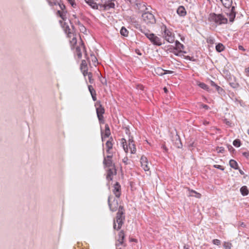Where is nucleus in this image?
Listing matches in <instances>:
<instances>
[{"label": "nucleus", "mask_w": 249, "mask_h": 249, "mask_svg": "<svg viewBox=\"0 0 249 249\" xmlns=\"http://www.w3.org/2000/svg\"><path fill=\"white\" fill-rule=\"evenodd\" d=\"M47 1L51 6H53L54 5H56L57 4L56 0H47Z\"/></svg>", "instance_id": "nucleus-36"}, {"label": "nucleus", "mask_w": 249, "mask_h": 249, "mask_svg": "<svg viewBox=\"0 0 249 249\" xmlns=\"http://www.w3.org/2000/svg\"><path fill=\"white\" fill-rule=\"evenodd\" d=\"M110 135V131L109 125L107 124L105 125V133L104 136L106 137H108Z\"/></svg>", "instance_id": "nucleus-30"}, {"label": "nucleus", "mask_w": 249, "mask_h": 249, "mask_svg": "<svg viewBox=\"0 0 249 249\" xmlns=\"http://www.w3.org/2000/svg\"><path fill=\"white\" fill-rule=\"evenodd\" d=\"M80 68L81 70H83V69H87L86 61L85 60H83L82 61Z\"/></svg>", "instance_id": "nucleus-37"}, {"label": "nucleus", "mask_w": 249, "mask_h": 249, "mask_svg": "<svg viewBox=\"0 0 249 249\" xmlns=\"http://www.w3.org/2000/svg\"><path fill=\"white\" fill-rule=\"evenodd\" d=\"M173 71H169V70H164V75L166 74H172L173 73Z\"/></svg>", "instance_id": "nucleus-56"}, {"label": "nucleus", "mask_w": 249, "mask_h": 249, "mask_svg": "<svg viewBox=\"0 0 249 249\" xmlns=\"http://www.w3.org/2000/svg\"><path fill=\"white\" fill-rule=\"evenodd\" d=\"M223 246L226 249H231L232 245L230 243L225 242Z\"/></svg>", "instance_id": "nucleus-39"}, {"label": "nucleus", "mask_w": 249, "mask_h": 249, "mask_svg": "<svg viewBox=\"0 0 249 249\" xmlns=\"http://www.w3.org/2000/svg\"><path fill=\"white\" fill-rule=\"evenodd\" d=\"M184 58L187 60H189L191 61H194L195 60L193 59V57H191L190 56H184Z\"/></svg>", "instance_id": "nucleus-57"}, {"label": "nucleus", "mask_w": 249, "mask_h": 249, "mask_svg": "<svg viewBox=\"0 0 249 249\" xmlns=\"http://www.w3.org/2000/svg\"><path fill=\"white\" fill-rule=\"evenodd\" d=\"M217 151L218 153H224V152L225 151V149L223 147H218L217 148Z\"/></svg>", "instance_id": "nucleus-50"}, {"label": "nucleus", "mask_w": 249, "mask_h": 249, "mask_svg": "<svg viewBox=\"0 0 249 249\" xmlns=\"http://www.w3.org/2000/svg\"><path fill=\"white\" fill-rule=\"evenodd\" d=\"M85 1L86 3H87L89 6H90L92 8L94 9H98V6H100L101 8H104V7L102 6L101 5L103 4L101 1V4H97L96 2H95L94 0H85ZM105 10V9H104Z\"/></svg>", "instance_id": "nucleus-11"}, {"label": "nucleus", "mask_w": 249, "mask_h": 249, "mask_svg": "<svg viewBox=\"0 0 249 249\" xmlns=\"http://www.w3.org/2000/svg\"><path fill=\"white\" fill-rule=\"evenodd\" d=\"M227 148L229 151L231 153L235 151L234 148L230 144L227 145Z\"/></svg>", "instance_id": "nucleus-48"}, {"label": "nucleus", "mask_w": 249, "mask_h": 249, "mask_svg": "<svg viewBox=\"0 0 249 249\" xmlns=\"http://www.w3.org/2000/svg\"><path fill=\"white\" fill-rule=\"evenodd\" d=\"M141 163L142 167L145 171H148L149 170L148 160L146 157L144 156H142L141 158Z\"/></svg>", "instance_id": "nucleus-12"}, {"label": "nucleus", "mask_w": 249, "mask_h": 249, "mask_svg": "<svg viewBox=\"0 0 249 249\" xmlns=\"http://www.w3.org/2000/svg\"><path fill=\"white\" fill-rule=\"evenodd\" d=\"M133 23H134V27L137 29L138 30H139V31H140V29H141V28L142 27V25H141V24H140L139 23V22L137 21H135L133 22Z\"/></svg>", "instance_id": "nucleus-40"}, {"label": "nucleus", "mask_w": 249, "mask_h": 249, "mask_svg": "<svg viewBox=\"0 0 249 249\" xmlns=\"http://www.w3.org/2000/svg\"><path fill=\"white\" fill-rule=\"evenodd\" d=\"M64 20H60L59 21V24L61 25L62 27H65V25H66V23L65 22H63Z\"/></svg>", "instance_id": "nucleus-55"}, {"label": "nucleus", "mask_w": 249, "mask_h": 249, "mask_svg": "<svg viewBox=\"0 0 249 249\" xmlns=\"http://www.w3.org/2000/svg\"><path fill=\"white\" fill-rule=\"evenodd\" d=\"M136 8L141 12H144L147 9V8L146 7L145 3L144 2H137L136 3Z\"/></svg>", "instance_id": "nucleus-17"}, {"label": "nucleus", "mask_w": 249, "mask_h": 249, "mask_svg": "<svg viewBox=\"0 0 249 249\" xmlns=\"http://www.w3.org/2000/svg\"><path fill=\"white\" fill-rule=\"evenodd\" d=\"M201 106L203 108H205V109H207V110H208L210 108L208 106H207V105H205V104L201 105Z\"/></svg>", "instance_id": "nucleus-61"}, {"label": "nucleus", "mask_w": 249, "mask_h": 249, "mask_svg": "<svg viewBox=\"0 0 249 249\" xmlns=\"http://www.w3.org/2000/svg\"><path fill=\"white\" fill-rule=\"evenodd\" d=\"M236 14V12H231L230 10L229 12L227 13V15L229 17V20L231 22H232L234 20Z\"/></svg>", "instance_id": "nucleus-20"}, {"label": "nucleus", "mask_w": 249, "mask_h": 249, "mask_svg": "<svg viewBox=\"0 0 249 249\" xmlns=\"http://www.w3.org/2000/svg\"><path fill=\"white\" fill-rule=\"evenodd\" d=\"M181 52H182L181 50H180V51H179V52H176V51H173V53L175 55H177V56H180V53H181Z\"/></svg>", "instance_id": "nucleus-60"}, {"label": "nucleus", "mask_w": 249, "mask_h": 249, "mask_svg": "<svg viewBox=\"0 0 249 249\" xmlns=\"http://www.w3.org/2000/svg\"><path fill=\"white\" fill-rule=\"evenodd\" d=\"M223 5V6L227 8L228 9H230L231 7L232 3V0H223L221 2Z\"/></svg>", "instance_id": "nucleus-21"}, {"label": "nucleus", "mask_w": 249, "mask_h": 249, "mask_svg": "<svg viewBox=\"0 0 249 249\" xmlns=\"http://www.w3.org/2000/svg\"><path fill=\"white\" fill-rule=\"evenodd\" d=\"M172 141L176 147L178 148H182V144L181 142L180 137L177 133H176L175 135L173 136Z\"/></svg>", "instance_id": "nucleus-10"}, {"label": "nucleus", "mask_w": 249, "mask_h": 249, "mask_svg": "<svg viewBox=\"0 0 249 249\" xmlns=\"http://www.w3.org/2000/svg\"><path fill=\"white\" fill-rule=\"evenodd\" d=\"M161 148L164 150V152H168V149L166 147V146H165V144H162V146H161Z\"/></svg>", "instance_id": "nucleus-58"}, {"label": "nucleus", "mask_w": 249, "mask_h": 249, "mask_svg": "<svg viewBox=\"0 0 249 249\" xmlns=\"http://www.w3.org/2000/svg\"><path fill=\"white\" fill-rule=\"evenodd\" d=\"M243 155L248 160H249V152H245L242 153Z\"/></svg>", "instance_id": "nucleus-53"}, {"label": "nucleus", "mask_w": 249, "mask_h": 249, "mask_svg": "<svg viewBox=\"0 0 249 249\" xmlns=\"http://www.w3.org/2000/svg\"><path fill=\"white\" fill-rule=\"evenodd\" d=\"M88 89H89V91L91 95H93L94 94H96V91L91 85H89Z\"/></svg>", "instance_id": "nucleus-38"}, {"label": "nucleus", "mask_w": 249, "mask_h": 249, "mask_svg": "<svg viewBox=\"0 0 249 249\" xmlns=\"http://www.w3.org/2000/svg\"><path fill=\"white\" fill-rule=\"evenodd\" d=\"M120 34L123 36H127L128 31L124 27H122L120 30Z\"/></svg>", "instance_id": "nucleus-29"}, {"label": "nucleus", "mask_w": 249, "mask_h": 249, "mask_svg": "<svg viewBox=\"0 0 249 249\" xmlns=\"http://www.w3.org/2000/svg\"><path fill=\"white\" fill-rule=\"evenodd\" d=\"M140 31L141 33L144 34L146 37H147L148 35L151 34L150 31L148 29H147L145 26L142 25L141 29H140Z\"/></svg>", "instance_id": "nucleus-22"}, {"label": "nucleus", "mask_w": 249, "mask_h": 249, "mask_svg": "<svg viewBox=\"0 0 249 249\" xmlns=\"http://www.w3.org/2000/svg\"><path fill=\"white\" fill-rule=\"evenodd\" d=\"M67 13V11H62V13L60 16V18H61V19L64 21H65L67 19V16H66Z\"/></svg>", "instance_id": "nucleus-35"}, {"label": "nucleus", "mask_w": 249, "mask_h": 249, "mask_svg": "<svg viewBox=\"0 0 249 249\" xmlns=\"http://www.w3.org/2000/svg\"><path fill=\"white\" fill-rule=\"evenodd\" d=\"M71 48L73 49L74 45L76 44L77 40L75 36H73L72 39L70 41Z\"/></svg>", "instance_id": "nucleus-32"}, {"label": "nucleus", "mask_w": 249, "mask_h": 249, "mask_svg": "<svg viewBox=\"0 0 249 249\" xmlns=\"http://www.w3.org/2000/svg\"><path fill=\"white\" fill-rule=\"evenodd\" d=\"M122 143L124 150L125 152H128V149L130 150L131 154H135L136 151L135 145L134 143L133 137H131L128 139V144H127L126 141L125 139H122Z\"/></svg>", "instance_id": "nucleus-3"}, {"label": "nucleus", "mask_w": 249, "mask_h": 249, "mask_svg": "<svg viewBox=\"0 0 249 249\" xmlns=\"http://www.w3.org/2000/svg\"><path fill=\"white\" fill-rule=\"evenodd\" d=\"M73 8H75L76 6V4L74 0H66Z\"/></svg>", "instance_id": "nucleus-44"}, {"label": "nucleus", "mask_w": 249, "mask_h": 249, "mask_svg": "<svg viewBox=\"0 0 249 249\" xmlns=\"http://www.w3.org/2000/svg\"><path fill=\"white\" fill-rule=\"evenodd\" d=\"M127 160L128 158L127 157H125L123 159V162L125 164H127Z\"/></svg>", "instance_id": "nucleus-62"}, {"label": "nucleus", "mask_w": 249, "mask_h": 249, "mask_svg": "<svg viewBox=\"0 0 249 249\" xmlns=\"http://www.w3.org/2000/svg\"><path fill=\"white\" fill-rule=\"evenodd\" d=\"M162 28H164V33L163 34V37L169 43H173L174 41V36L172 35V33L167 29L165 25H163Z\"/></svg>", "instance_id": "nucleus-7"}, {"label": "nucleus", "mask_w": 249, "mask_h": 249, "mask_svg": "<svg viewBox=\"0 0 249 249\" xmlns=\"http://www.w3.org/2000/svg\"><path fill=\"white\" fill-rule=\"evenodd\" d=\"M57 5H59V6L62 11H66V6L63 3H58L57 2Z\"/></svg>", "instance_id": "nucleus-43"}, {"label": "nucleus", "mask_w": 249, "mask_h": 249, "mask_svg": "<svg viewBox=\"0 0 249 249\" xmlns=\"http://www.w3.org/2000/svg\"><path fill=\"white\" fill-rule=\"evenodd\" d=\"M81 71H82L83 74L84 76H85L86 75H88V73H89V72L87 71V69H83V70Z\"/></svg>", "instance_id": "nucleus-59"}, {"label": "nucleus", "mask_w": 249, "mask_h": 249, "mask_svg": "<svg viewBox=\"0 0 249 249\" xmlns=\"http://www.w3.org/2000/svg\"><path fill=\"white\" fill-rule=\"evenodd\" d=\"M157 74L159 75H164V70L161 69V68H157L156 70Z\"/></svg>", "instance_id": "nucleus-34"}, {"label": "nucleus", "mask_w": 249, "mask_h": 249, "mask_svg": "<svg viewBox=\"0 0 249 249\" xmlns=\"http://www.w3.org/2000/svg\"><path fill=\"white\" fill-rule=\"evenodd\" d=\"M79 29H80V31L83 33H84L85 31H86V28L81 23H79Z\"/></svg>", "instance_id": "nucleus-45"}, {"label": "nucleus", "mask_w": 249, "mask_h": 249, "mask_svg": "<svg viewBox=\"0 0 249 249\" xmlns=\"http://www.w3.org/2000/svg\"><path fill=\"white\" fill-rule=\"evenodd\" d=\"M107 202L111 211L115 212L117 210L118 208V201L117 199L114 198L112 196H109L108 197Z\"/></svg>", "instance_id": "nucleus-6"}, {"label": "nucleus", "mask_w": 249, "mask_h": 249, "mask_svg": "<svg viewBox=\"0 0 249 249\" xmlns=\"http://www.w3.org/2000/svg\"><path fill=\"white\" fill-rule=\"evenodd\" d=\"M147 37L155 45L160 46L162 44L160 38L153 33L149 34Z\"/></svg>", "instance_id": "nucleus-8"}, {"label": "nucleus", "mask_w": 249, "mask_h": 249, "mask_svg": "<svg viewBox=\"0 0 249 249\" xmlns=\"http://www.w3.org/2000/svg\"><path fill=\"white\" fill-rule=\"evenodd\" d=\"M240 192L243 196H247L249 194V190L246 186H243L240 188Z\"/></svg>", "instance_id": "nucleus-24"}, {"label": "nucleus", "mask_w": 249, "mask_h": 249, "mask_svg": "<svg viewBox=\"0 0 249 249\" xmlns=\"http://www.w3.org/2000/svg\"><path fill=\"white\" fill-rule=\"evenodd\" d=\"M88 79L89 80V82L92 84L93 82V79L92 78V74L91 72H89L88 73Z\"/></svg>", "instance_id": "nucleus-42"}, {"label": "nucleus", "mask_w": 249, "mask_h": 249, "mask_svg": "<svg viewBox=\"0 0 249 249\" xmlns=\"http://www.w3.org/2000/svg\"><path fill=\"white\" fill-rule=\"evenodd\" d=\"M215 49L217 52L220 53L225 49V47L222 43H219L216 45Z\"/></svg>", "instance_id": "nucleus-26"}, {"label": "nucleus", "mask_w": 249, "mask_h": 249, "mask_svg": "<svg viewBox=\"0 0 249 249\" xmlns=\"http://www.w3.org/2000/svg\"><path fill=\"white\" fill-rule=\"evenodd\" d=\"M241 141L239 139H236V140H234L233 142V145L236 147H240L241 145Z\"/></svg>", "instance_id": "nucleus-33"}, {"label": "nucleus", "mask_w": 249, "mask_h": 249, "mask_svg": "<svg viewBox=\"0 0 249 249\" xmlns=\"http://www.w3.org/2000/svg\"><path fill=\"white\" fill-rule=\"evenodd\" d=\"M65 32L66 34L68 35V37H71V29L69 26V25L66 23V25H65V27H62Z\"/></svg>", "instance_id": "nucleus-25"}, {"label": "nucleus", "mask_w": 249, "mask_h": 249, "mask_svg": "<svg viewBox=\"0 0 249 249\" xmlns=\"http://www.w3.org/2000/svg\"><path fill=\"white\" fill-rule=\"evenodd\" d=\"M142 17V22L148 26H150L156 23V20L155 16L149 12L143 13Z\"/></svg>", "instance_id": "nucleus-4"}, {"label": "nucleus", "mask_w": 249, "mask_h": 249, "mask_svg": "<svg viewBox=\"0 0 249 249\" xmlns=\"http://www.w3.org/2000/svg\"><path fill=\"white\" fill-rule=\"evenodd\" d=\"M115 0H101L103 4L101 5L104 7L106 10H109L111 8H114Z\"/></svg>", "instance_id": "nucleus-9"}, {"label": "nucleus", "mask_w": 249, "mask_h": 249, "mask_svg": "<svg viewBox=\"0 0 249 249\" xmlns=\"http://www.w3.org/2000/svg\"><path fill=\"white\" fill-rule=\"evenodd\" d=\"M90 56H91V58L92 62L94 63V65H95V63L97 62V58L94 54H91Z\"/></svg>", "instance_id": "nucleus-49"}, {"label": "nucleus", "mask_w": 249, "mask_h": 249, "mask_svg": "<svg viewBox=\"0 0 249 249\" xmlns=\"http://www.w3.org/2000/svg\"><path fill=\"white\" fill-rule=\"evenodd\" d=\"M191 192L193 193L196 194V197H197V198H200V197H201V194H200L198 193L196 191H194V190H192Z\"/></svg>", "instance_id": "nucleus-54"}, {"label": "nucleus", "mask_w": 249, "mask_h": 249, "mask_svg": "<svg viewBox=\"0 0 249 249\" xmlns=\"http://www.w3.org/2000/svg\"><path fill=\"white\" fill-rule=\"evenodd\" d=\"M208 20L210 22H213L218 25L228 23V19L222 14H216L214 13H211L209 15Z\"/></svg>", "instance_id": "nucleus-2"}, {"label": "nucleus", "mask_w": 249, "mask_h": 249, "mask_svg": "<svg viewBox=\"0 0 249 249\" xmlns=\"http://www.w3.org/2000/svg\"><path fill=\"white\" fill-rule=\"evenodd\" d=\"M245 72L247 73V75L249 76V67L245 69Z\"/></svg>", "instance_id": "nucleus-64"}, {"label": "nucleus", "mask_w": 249, "mask_h": 249, "mask_svg": "<svg viewBox=\"0 0 249 249\" xmlns=\"http://www.w3.org/2000/svg\"><path fill=\"white\" fill-rule=\"evenodd\" d=\"M76 51L77 52V54L78 58H81L82 57V53L81 52V50L79 47H77L76 48Z\"/></svg>", "instance_id": "nucleus-41"}, {"label": "nucleus", "mask_w": 249, "mask_h": 249, "mask_svg": "<svg viewBox=\"0 0 249 249\" xmlns=\"http://www.w3.org/2000/svg\"><path fill=\"white\" fill-rule=\"evenodd\" d=\"M177 12L179 16L181 17H184L186 15V10L183 6H179L177 9Z\"/></svg>", "instance_id": "nucleus-19"}, {"label": "nucleus", "mask_w": 249, "mask_h": 249, "mask_svg": "<svg viewBox=\"0 0 249 249\" xmlns=\"http://www.w3.org/2000/svg\"><path fill=\"white\" fill-rule=\"evenodd\" d=\"M95 106L96 107L97 116L99 123L100 124H104V120L103 114L105 113L104 107L101 105L100 101H97L95 104Z\"/></svg>", "instance_id": "nucleus-5"}, {"label": "nucleus", "mask_w": 249, "mask_h": 249, "mask_svg": "<svg viewBox=\"0 0 249 249\" xmlns=\"http://www.w3.org/2000/svg\"><path fill=\"white\" fill-rule=\"evenodd\" d=\"M175 44H176V48H175V49H176V50L178 49V50H181V49H183L184 48V45L180 43L178 40L176 41Z\"/></svg>", "instance_id": "nucleus-28"}, {"label": "nucleus", "mask_w": 249, "mask_h": 249, "mask_svg": "<svg viewBox=\"0 0 249 249\" xmlns=\"http://www.w3.org/2000/svg\"><path fill=\"white\" fill-rule=\"evenodd\" d=\"M125 219L124 210V207L120 206L116 214V219L114 220L113 228L115 230H120L124 224Z\"/></svg>", "instance_id": "nucleus-1"}, {"label": "nucleus", "mask_w": 249, "mask_h": 249, "mask_svg": "<svg viewBox=\"0 0 249 249\" xmlns=\"http://www.w3.org/2000/svg\"><path fill=\"white\" fill-rule=\"evenodd\" d=\"M118 236L119 238L117 240V242L116 243V246L117 247H119L120 245H123L124 243L125 235L123 231H120L118 234Z\"/></svg>", "instance_id": "nucleus-15"}, {"label": "nucleus", "mask_w": 249, "mask_h": 249, "mask_svg": "<svg viewBox=\"0 0 249 249\" xmlns=\"http://www.w3.org/2000/svg\"><path fill=\"white\" fill-rule=\"evenodd\" d=\"M210 84L213 87H214L215 88V89L216 90H217V91L218 92V93L221 95H222L224 93L225 91L224 90V89L221 88L220 87H219V86H218L217 85H216L213 81H210Z\"/></svg>", "instance_id": "nucleus-16"}, {"label": "nucleus", "mask_w": 249, "mask_h": 249, "mask_svg": "<svg viewBox=\"0 0 249 249\" xmlns=\"http://www.w3.org/2000/svg\"><path fill=\"white\" fill-rule=\"evenodd\" d=\"M103 163L107 167H115L114 164L112 163V160L111 159H107L106 158H104Z\"/></svg>", "instance_id": "nucleus-18"}, {"label": "nucleus", "mask_w": 249, "mask_h": 249, "mask_svg": "<svg viewBox=\"0 0 249 249\" xmlns=\"http://www.w3.org/2000/svg\"><path fill=\"white\" fill-rule=\"evenodd\" d=\"M124 130H125V133L128 135V137H129V139L131 137H132V136H130V130L127 127H124Z\"/></svg>", "instance_id": "nucleus-46"}, {"label": "nucleus", "mask_w": 249, "mask_h": 249, "mask_svg": "<svg viewBox=\"0 0 249 249\" xmlns=\"http://www.w3.org/2000/svg\"><path fill=\"white\" fill-rule=\"evenodd\" d=\"M213 167L215 168L219 169L222 171H223L224 170V168L221 165H220L215 164L213 165Z\"/></svg>", "instance_id": "nucleus-52"}, {"label": "nucleus", "mask_w": 249, "mask_h": 249, "mask_svg": "<svg viewBox=\"0 0 249 249\" xmlns=\"http://www.w3.org/2000/svg\"><path fill=\"white\" fill-rule=\"evenodd\" d=\"M213 243L216 245H220L221 244V241L218 239H213L212 241Z\"/></svg>", "instance_id": "nucleus-47"}, {"label": "nucleus", "mask_w": 249, "mask_h": 249, "mask_svg": "<svg viewBox=\"0 0 249 249\" xmlns=\"http://www.w3.org/2000/svg\"><path fill=\"white\" fill-rule=\"evenodd\" d=\"M116 169L115 167L110 168L107 170V179L108 180H112V177L113 175L116 174Z\"/></svg>", "instance_id": "nucleus-13"}, {"label": "nucleus", "mask_w": 249, "mask_h": 249, "mask_svg": "<svg viewBox=\"0 0 249 249\" xmlns=\"http://www.w3.org/2000/svg\"><path fill=\"white\" fill-rule=\"evenodd\" d=\"M91 96H92V98L93 101H96V100H97L96 93L91 95Z\"/></svg>", "instance_id": "nucleus-63"}, {"label": "nucleus", "mask_w": 249, "mask_h": 249, "mask_svg": "<svg viewBox=\"0 0 249 249\" xmlns=\"http://www.w3.org/2000/svg\"><path fill=\"white\" fill-rule=\"evenodd\" d=\"M113 139L112 137L110 138L106 142V145L107 149H111L112 148L113 143L112 141Z\"/></svg>", "instance_id": "nucleus-27"}, {"label": "nucleus", "mask_w": 249, "mask_h": 249, "mask_svg": "<svg viewBox=\"0 0 249 249\" xmlns=\"http://www.w3.org/2000/svg\"><path fill=\"white\" fill-rule=\"evenodd\" d=\"M198 85L200 88L206 90L208 91L209 89L208 86L205 84L204 83L199 82Z\"/></svg>", "instance_id": "nucleus-31"}, {"label": "nucleus", "mask_w": 249, "mask_h": 249, "mask_svg": "<svg viewBox=\"0 0 249 249\" xmlns=\"http://www.w3.org/2000/svg\"><path fill=\"white\" fill-rule=\"evenodd\" d=\"M229 164L231 167L234 169H238V165L237 162L234 160H231L229 161Z\"/></svg>", "instance_id": "nucleus-23"}, {"label": "nucleus", "mask_w": 249, "mask_h": 249, "mask_svg": "<svg viewBox=\"0 0 249 249\" xmlns=\"http://www.w3.org/2000/svg\"><path fill=\"white\" fill-rule=\"evenodd\" d=\"M207 42L210 44H213L214 42V39L213 37H210L208 39Z\"/></svg>", "instance_id": "nucleus-51"}, {"label": "nucleus", "mask_w": 249, "mask_h": 249, "mask_svg": "<svg viewBox=\"0 0 249 249\" xmlns=\"http://www.w3.org/2000/svg\"><path fill=\"white\" fill-rule=\"evenodd\" d=\"M113 192L117 198L120 197L121 196V186L118 182H116L114 185Z\"/></svg>", "instance_id": "nucleus-14"}]
</instances>
